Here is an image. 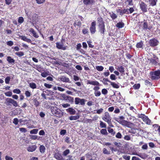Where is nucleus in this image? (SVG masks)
Instances as JSON below:
<instances>
[{
  "label": "nucleus",
  "mask_w": 160,
  "mask_h": 160,
  "mask_svg": "<svg viewBox=\"0 0 160 160\" xmlns=\"http://www.w3.org/2000/svg\"><path fill=\"white\" fill-rule=\"evenodd\" d=\"M86 100L84 99L78 97L75 98V103L76 105H80L83 106L85 104V102Z\"/></svg>",
  "instance_id": "obj_10"
},
{
  "label": "nucleus",
  "mask_w": 160,
  "mask_h": 160,
  "mask_svg": "<svg viewBox=\"0 0 160 160\" xmlns=\"http://www.w3.org/2000/svg\"><path fill=\"white\" fill-rule=\"evenodd\" d=\"M122 158L126 160H130V156H127V155H124L122 156Z\"/></svg>",
  "instance_id": "obj_54"
},
{
  "label": "nucleus",
  "mask_w": 160,
  "mask_h": 160,
  "mask_svg": "<svg viewBox=\"0 0 160 160\" xmlns=\"http://www.w3.org/2000/svg\"><path fill=\"white\" fill-rule=\"evenodd\" d=\"M5 94L6 96L11 97L12 96V93L11 91H8L5 92Z\"/></svg>",
  "instance_id": "obj_56"
},
{
  "label": "nucleus",
  "mask_w": 160,
  "mask_h": 160,
  "mask_svg": "<svg viewBox=\"0 0 160 160\" xmlns=\"http://www.w3.org/2000/svg\"><path fill=\"white\" fill-rule=\"evenodd\" d=\"M87 84H89L94 86H95L93 88V89L94 91H98L100 89V88L99 87L100 86V84L98 81L96 80L91 81L90 80H88L87 82Z\"/></svg>",
  "instance_id": "obj_6"
},
{
  "label": "nucleus",
  "mask_w": 160,
  "mask_h": 160,
  "mask_svg": "<svg viewBox=\"0 0 160 160\" xmlns=\"http://www.w3.org/2000/svg\"><path fill=\"white\" fill-rule=\"evenodd\" d=\"M29 87L32 89H34L36 88L37 86L36 83L34 82L30 83L29 84Z\"/></svg>",
  "instance_id": "obj_37"
},
{
  "label": "nucleus",
  "mask_w": 160,
  "mask_h": 160,
  "mask_svg": "<svg viewBox=\"0 0 160 160\" xmlns=\"http://www.w3.org/2000/svg\"><path fill=\"white\" fill-rule=\"evenodd\" d=\"M138 118H141L143 121L147 124L150 125L151 123V120L148 118V116L144 114H141L138 115Z\"/></svg>",
  "instance_id": "obj_7"
},
{
  "label": "nucleus",
  "mask_w": 160,
  "mask_h": 160,
  "mask_svg": "<svg viewBox=\"0 0 160 160\" xmlns=\"http://www.w3.org/2000/svg\"><path fill=\"white\" fill-rule=\"evenodd\" d=\"M148 43L150 47H154L158 45L159 43V41L157 38H153L149 40Z\"/></svg>",
  "instance_id": "obj_8"
},
{
  "label": "nucleus",
  "mask_w": 160,
  "mask_h": 160,
  "mask_svg": "<svg viewBox=\"0 0 160 160\" xmlns=\"http://www.w3.org/2000/svg\"><path fill=\"white\" fill-rule=\"evenodd\" d=\"M82 33L84 35L88 34V29L86 28H84L82 30Z\"/></svg>",
  "instance_id": "obj_44"
},
{
  "label": "nucleus",
  "mask_w": 160,
  "mask_h": 160,
  "mask_svg": "<svg viewBox=\"0 0 160 160\" xmlns=\"http://www.w3.org/2000/svg\"><path fill=\"white\" fill-rule=\"evenodd\" d=\"M100 126L102 128H106L107 125H106V123H104V122H102V121H100Z\"/></svg>",
  "instance_id": "obj_42"
},
{
  "label": "nucleus",
  "mask_w": 160,
  "mask_h": 160,
  "mask_svg": "<svg viewBox=\"0 0 160 160\" xmlns=\"http://www.w3.org/2000/svg\"><path fill=\"white\" fill-rule=\"evenodd\" d=\"M140 84L138 83L134 84L133 86L132 87L135 90H138L140 88Z\"/></svg>",
  "instance_id": "obj_39"
},
{
  "label": "nucleus",
  "mask_w": 160,
  "mask_h": 160,
  "mask_svg": "<svg viewBox=\"0 0 160 160\" xmlns=\"http://www.w3.org/2000/svg\"><path fill=\"white\" fill-rule=\"evenodd\" d=\"M96 68L98 71H102L104 69V68L102 66H96Z\"/></svg>",
  "instance_id": "obj_40"
},
{
  "label": "nucleus",
  "mask_w": 160,
  "mask_h": 160,
  "mask_svg": "<svg viewBox=\"0 0 160 160\" xmlns=\"http://www.w3.org/2000/svg\"><path fill=\"white\" fill-rule=\"evenodd\" d=\"M128 9V11H129V14H131L134 11V9L133 8V7L130 8L129 9Z\"/></svg>",
  "instance_id": "obj_62"
},
{
  "label": "nucleus",
  "mask_w": 160,
  "mask_h": 160,
  "mask_svg": "<svg viewBox=\"0 0 160 160\" xmlns=\"http://www.w3.org/2000/svg\"><path fill=\"white\" fill-rule=\"evenodd\" d=\"M94 94L96 97H98L100 96L101 95V93L100 91H94Z\"/></svg>",
  "instance_id": "obj_48"
},
{
  "label": "nucleus",
  "mask_w": 160,
  "mask_h": 160,
  "mask_svg": "<svg viewBox=\"0 0 160 160\" xmlns=\"http://www.w3.org/2000/svg\"><path fill=\"white\" fill-rule=\"evenodd\" d=\"M97 20L98 26L105 25V22L102 18L101 17L98 18Z\"/></svg>",
  "instance_id": "obj_20"
},
{
  "label": "nucleus",
  "mask_w": 160,
  "mask_h": 160,
  "mask_svg": "<svg viewBox=\"0 0 160 160\" xmlns=\"http://www.w3.org/2000/svg\"><path fill=\"white\" fill-rule=\"evenodd\" d=\"M102 93L104 95H106L108 93V91L106 89H102Z\"/></svg>",
  "instance_id": "obj_52"
},
{
  "label": "nucleus",
  "mask_w": 160,
  "mask_h": 160,
  "mask_svg": "<svg viewBox=\"0 0 160 160\" xmlns=\"http://www.w3.org/2000/svg\"><path fill=\"white\" fill-rule=\"evenodd\" d=\"M32 102L34 105L36 107H38L40 105V102L38 101L36 98H34L33 99Z\"/></svg>",
  "instance_id": "obj_30"
},
{
  "label": "nucleus",
  "mask_w": 160,
  "mask_h": 160,
  "mask_svg": "<svg viewBox=\"0 0 160 160\" xmlns=\"http://www.w3.org/2000/svg\"><path fill=\"white\" fill-rule=\"evenodd\" d=\"M70 153V150L69 149H66L63 152V155L64 156H67L68 154Z\"/></svg>",
  "instance_id": "obj_58"
},
{
  "label": "nucleus",
  "mask_w": 160,
  "mask_h": 160,
  "mask_svg": "<svg viewBox=\"0 0 160 160\" xmlns=\"http://www.w3.org/2000/svg\"><path fill=\"white\" fill-rule=\"evenodd\" d=\"M38 129H33L30 131V134H36L38 133Z\"/></svg>",
  "instance_id": "obj_45"
},
{
  "label": "nucleus",
  "mask_w": 160,
  "mask_h": 160,
  "mask_svg": "<svg viewBox=\"0 0 160 160\" xmlns=\"http://www.w3.org/2000/svg\"><path fill=\"white\" fill-rule=\"evenodd\" d=\"M18 23H22L24 21L23 18L22 17H20L19 18L18 20Z\"/></svg>",
  "instance_id": "obj_53"
},
{
  "label": "nucleus",
  "mask_w": 160,
  "mask_h": 160,
  "mask_svg": "<svg viewBox=\"0 0 160 160\" xmlns=\"http://www.w3.org/2000/svg\"><path fill=\"white\" fill-rule=\"evenodd\" d=\"M5 103L8 106H10L11 104L13 105V106L15 107L18 106V103L16 101L12 99L9 98H6Z\"/></svg>",
  "instance_id": "obj_4"
},
{
  "label": "nucleus",
  "mask_w": 160,
  "mask_h": 160,
  "mask_svg": "<svg viewBox=\"0 0 160 160\" xmlns=\"http://www.w3.org/2000/svg\"><path fill=\"white\" fill-rule=\"evenodd\" d=\"M18 122V120L17 118H14L13 121V123L15 125H17Z\"/></svg>",
  "instance_id": "obj_64"
},
{
  "label": "nucleus",
  "mask_w": 160,
  "mask_h": 160,
  "mask_svg": "<svg viewBox=\"0 0 160 160\" xmlns=\"http://www.w3.org/2000/svg\"><path fill=\"white\" fill-rule=\"evenodd\" d=\"M103 111V109L102 108H101L96 110V113L98 114H100Z\"/></svg>",
  "instance_id": "obj_61"
},
{
  "label": "nucleus",
  "mask_w": 160,
  "mask_h": 160,
  "mask_svg": "<svg viewBox=\"0 0 160 160\" xmlns=\"http://www.w3.org/2000/svg\"><path fill=\"white\" fill-rule=\"evenodd\" d=\"M87 43H88V46L89 48H93L94 47L93 45H92V44H91V43H92V42L91 40H89L88 41H87Z\"/></svg>",
  "instance_id": "obj_47"
},
{
  "label": "nucleus",
  "mask_w": 160,
  "mask_h": 160,
  "mask_svg": "<svg viewBox=\"0 0 160 160\" xmlns=\"http://www.w3.org/2000/svg\"><path fill=\"white\" fill-rule=\"evenodd\" d=\"M124 24L122 22H119L116 24V27L118 28H121L124 27Z\"/></svg>",
  "instance_id": "obj_31"
},
{
  "label": "nucleus",
  "mask_w": 160,
  "mask_h": 160,
  "mask_svg": "<svg viewBox=\"0 0 160 160\" xmlns=\"http://www.w3.org/2000/svg\"><path fill=\"white\" fill-rule=\"evenodd\" d=\"M100 133L101 134L104 135H107L108 133L107 130L105 129H102L100 130Z\"/></svg>",
  "instance_id": "obj_38"
},
{
  "label": "nucleus",
  "mask_w": 160,
  "mask_h": 160,
  "mask_svg": "<svg viewBox=\"0 0 160 160\" xmlns=\"http://www.w3.org/2000/svg\"><path fill=\"white\" fill-rule=\"evenodd\" d=\"M7 44L9 46H11L13 45V42L12 41H9L7 42Z\"/></svg>",
  "instance_id": "obj_63"
},
{
  "label": "nucleus",
  "mask_w": 160,
  "mask_h": 160,
  "mask_svg": "<svg viewBox=\"0 0 160 160\" xmlns=\"http://www.w3.org/2000/svg\"><path fill=\"white\" fill-rule=\"evenodd\" d=\"M143 42L142 41H141L137 43L136 45V47L137 48H143Z\"/></svg>",
  "instance_id": "obj_32"
},
{
  "label": "nucleus",
  "mask_w": 160,
  "mask_h": 160,
  "mask_svg": "<svg viewBox=\"0 0 160 160\" xmlns=\"http://www.w3.org/2000/svg\"><path fill=\"white\" fill-rule=\"evenodd\" d=\"M44 86L47 88H51L52 87V85L47 83H44Z\"/></svg>",
  "instance_id": "obj_59"
},
{
  "label": "nucleus",
  "mask_w": 160,
  "mask_h": 160,
  "mask_svg": "<svg viewBox=\"0 0 160 160\" xmlns=\"http://www.w3.org/2000/svg\"><path fill=\"white\" fill-rule=\"evenodd\" d=\"M80 118V116L78 115L75 116H71L69 117V119L71 120H75L78 119Z\"/></svg>",
  "instance_id": "obj_29"
},
{
  "label": "nucleus",
  "mask_w": 160,
  "mask_h": 160,
  "mask_svg": "<svg viewBox=\"0 0 160 160\" xmlns=\"http://www.w3.org/2000/svg\"><path fill=\"white\" fill-rule=\"evenodd\" d=\"M51 110L52 114L57 117L60 118L63 115V112L56 107H51Z\"/></svg>",
  "instance_id": "obj_2"
},
{
  "label": "nucleus",
  "mask_w": 160,
  "mask_h": 160,
  "mask_svg": "<svg viewBox=\"0 0 160 160\" xmlns=\"http://www.w3.org/2000/svg\"><path fill=\"white\" fill-rule=\"evenodd\" d=\"M82 25V22L80 21H78L77 22H75L73 23L74 26L76 27V26L80 27Z\"/></svg>",
  "instance_id": "obj_43"
},
{
  "label": "nucleus",
  "mask_w": 160,
  "mask_h": 160,
  "mask_svg": "<svg viewBox=\"0 0 160 160\" xmlns=\"http://www.w3.org/2000/svg\"><path fill=\"white\" fill-rule=\"evenodd\" d=\"M102 119L105 122H107L109 125L112 124V118L108 112H106L102 117Z\"/></svg>",
  "instance_id": "obj_5"
},
{
  "label": "nucleus",
  "mask_w": 160,
  "mask_h": 160,
  "mask_svg": "<svg viewBox=\"0 0 160 160\" xmlns=\"http://www.w3.org/2000/svg\"><path fill=\"white\" fill-rule=\"evenodd\" d=\"M96 22L93 21L92 22L89 30L92 34H94L96 32Z\"/></svg>",
  "instance_id": "obj_12"
},
{
  "label": "nucleus",
  "mask_w": 160,
  "mask_h": 160,
  "mask_svg": "<svg viewBox=\"0 0 160 160\" xmlns=\"http://www.w3.org/2000/svg\"><path fill=\"white\" fill-rule=\"evenodd\" d=\"M67 112H69L70 115H74L76 113V111L72 108H69L66 110Z\"/></svg>",
  "instance_id": "obj_23"
},
{
  "label": "nucleus",
  "mask_w": 160,
  "mask_h": 160,
  "mask_svg": "<svg viewBox=\"0 0 160 160\" xmlns=\"http://www.w3.org/2000/svg\"><path fill=\"white\" fill-rule=\"evenodd\" d=\"M11 77L9 76L7 77L5 79V82L6 84H8L10 80Z\"/></svg>",
  "instance_id": "obj_55"
},
{
  "label": "nucleus",
  "mask_w": 160,
  "mask_h": 160,
  "mask_svg": "<svg viewBox=\"0 0 160 160\" xmlns=\"http://www.w3.org/2000/svg\"><path fill=\"white\" fill-rule=\"evenodd\" d=\"M37 148V147L36 145H33L28 147L27 150L29 152H33L36 150Z\"/></svg>",
  "instance_id": "obj_21"
},
{
  "label": "nucleus",
  "mask_w": 160,
  "mask_h": 160,
  "mask_svg": "<svg viewBox=\"0 0 160 160\" xmlns=\"http://www.w3.org/2000/svg\"><path fill=\"white\" fill-rule=\"evenodd\" d=\"M133 0H126L125 1V3H127L128 5L129 6L133 5Z\"/></svg>",
  "instance_id": "obj_49"
},
{
  "label": "nucleus",
  "mask_w": 160,
  "mask_h": 160,
  "mask_svg": "<svg viewBox=\"0 0 160 160\" xmlns=\"http://www.w3.org/2000/svg\"><path fill=\"white\" fill-rule=\"evenodd\" d=\"M13 92L14 93H17L18 94H20L21 92L20 89L17 88L13 89Z\"/></svg>",
  "instance_id": "obj_50"
},
{
  "label": "nucleus",
  "mask_w": 160,
  "mask_h": 160,
  "mask_svg": "<svg viewBox=\"0 0 160 160\" xmlns=\"http://www.w3.org/2000/svg\"><path fill=\"white\" fill-rule=\"evenodd\" d=\"M110 15V17L112 18V20H114L117 18V15L115 13L112 12H109V13Z\"/></svg>",
  "instance_id": "obj_33"
},
{
  "label": "nucleus",
  "mask_w": 160,
  "mask_h": 160,
  "mask_svg": "<svg viewBox=\"0 0 160 160\" xmlns=\"http://www.w3.org/2000/svg\"><path fill=\"white\" fill-rule=\"evenodd\" d=\"M110 78L112 80H115L117 78H116L115 75L114 74H111L110 76Z\"/></svg>",
  "instance_id": "obj_60"
},
{
  "label": "nucleus",
  "mask_w": 160,
  "mask_h": 160,
  "mask_svg": "<svg viewBox=\"0 0 160 160\" xmlns=\"http://www.w3.org/2000/svg\"><path fill=\"white\" fill-rule=\"evenodd\" d=\"M139 6L141 10L143 13H145L148 11L147 5L144 2H142L139 3Z\"/></svg>",
  "instance_id": "obj_11"
},
{
  "label": "nucleus",
  "mask_w": 160,
  "mask_h": 160,
  "mask_svg": "<svg viewBox=\"0 0 160 160\" xmlns=\"http://www.w3.org/2000/svg\"><path fill=\"white\" fill-rule=\"evenodd\" d=\"M7 60L10 63H14L15 62V60L12 58L10 56L7 57Z\"/></svg>",
  "instance_id": "obj_35"
},
{
  "label": "nucleus",
  "mask_w": 160,
  "mask_h": 160,
  "mask_svg": "<svg viewBox=\"0 0 160 160\" xmlns=\"http://www.w3.org/2000/svg\"><path fill=\"white\" fill-rule=\"evenodd\" d=\"M150 78L152 80H157L160 78V70H158L150 72Z\"/></svg>",
  "instance_id": "obj_3"
},
{
  "label": "nucleus",
  "mask_w": 160,
  "mask_h": 160,
  "mask_svg": "<svg viewBox=\"0 0 160 160\" xmlns=\"http://www.w3.org/2000/svg\"><path fill=\"white\" fill-rule=\"evenodd\" d=\"M148 60L150 61V63L152 65L155 66L159 65V63H158L159 62L158 58L155 55H153L152 58L148 59Z\"/></svg>",
  "instance_id": "obj_9"
},
{
  "label": "nucleus",
  "mask_w": 160,
  "mask_h": 160,
  "mask_svg": "<svg viewBox=\"0 0 160 160\" xmlns=\"http://www.w3.org/2000/svg\"><path fill=\"white\" fill-rule=\"evenodd\" d=\"M20 38L22 40L28 43H31L32 42L30 39L27 38L25 36H21Z\"/></svg>",
  "instance_id": "obj_25"
},
{
  "label": "nucleus",
  "mask_w": 160,
  "mask_h": 160,
  "mask_svg": "<svg viewBox=\"0 0 160 160\" xmlns=\"http://www.w3.org/2000/svg\"><path fill=\"white\" fill-rule=\"evenodd\" d=\"M153 26L152 25H148V22L146 21L143 22L142 28L143 30H147V29L149 30H151Z\"/></svg>",
  "instance_id": "obj_13"
},
{
  "label": "nucleus",
  "mask_w": 160,
  "mask_h": 160,
  "mask_svg": "<svg viewBox=\"0 0 160 160\" xmlns=\"http://www.w3.org/2000/svg\"><path fill=\"white\" fill-rule=\"evenodd\" d=\"M48 75L47 72H44L41 73V75L43 77H46Z\"/></svg>",
  "instance_id": "obj_57"
},
{
  "label": "nucleus",
  "mask_w": 160,
  "mask_h": 160,
  "mask_svg": "<svg viewBox=\"0 0 160 160\" xmlns=\"http://www.w3.org/2000/svg\"><path fill=\"white\" fill-rule=\"evenodd\" d=\"M54 157L58 160H64L62 155L59 153H56L54 154Z\"/></svg>",
  "instance_id": "obj_24"
},
{
  "label": "nucleus",
  "mask_w": 160,
  "mask_h": 160,
  "mask_svg": "<svg viewBox=\"0 0 160 160\" xmlns=\"http://www.w3.org/2000/svg\"><path fill=\"white\" fill-rule=\"evenodd\" d=\"M98 30L101 34H104L105 32V25H100L98 26Z\"/></svg>",
  "instance_id": "obj_19"
},
{
  "label": "nucleus",
  "mask_w": 160,
  "mask_h": 160,
  "mask_svg": "<svg viewBox=\"0 0 160 160\" xmlns=\"http://www.w3.org/2000/svg\"><path fill=\"white\" fill-rule=\"evenodd\" d=\"M39 150L40 152L42 153H44L45 151L46 148L44 145H41L39 147Z\"/></svg>",
  "instance_id": "obj_34"
},
{
  "label": "nucleus",
  "mask_w": 160,
  "mask_h": 160,
  "mask_svg": "<svg viewBox=\"0 0 160 160\" xmlns=\"http://www.w3.org/2000/svg\"><path fill=\"white\" fill-rule=\"evenodd\" d=\"M29 31L32 33L33 34V36L35 38H38L39 37L38 35L37 34L34 30L32 28L29 29Z\"/></svg>",
  "instance_id": "obj_26"
},
{
  "label": "nucleus",
  "mask_w": 160,
  "mask_h": 160,
  "mask_svg": "<svg viewBox=\"0 0 160 160\" xmlns=\"http://www.w3.org/2000/svg\"><path fill=\"white\" fill-rule=\"evenodd\" d=\"M149 2L150 5L154 6L156 5L158 0H147Z\"/></svg>",
  "instance_id": "obj_27"
},
{
  "label": "nucleus",
  "mask_w": 160,
  "mask_h": 160,
  "mask_svg": "<svg viewBox=\"0 0 160 160\" xmlns=\"http://www.w3.org/2000/svg\"><path fill=\"white\" fill-rule=\"evenodd\" d=\"M153 126H154L155 128L157 129V131H158V134L160 136V126L158 124H155L153 125Z\"/></svg>",
  "instance_id": "obj_36"
},
{
  "label": "nucleus",
  "mask_w": 160,
  "mask_h": 160,
  "mask_svg": "<svg viewBox=\"0 0 160 160\" xmlns=\"http://www.w3.org/2000/svg\"><path fill=\"white\" fill-rule=\"evenodd\" d=\"M135 155L138 156L141 158L143 159H145L148 157V155L145 153H140L139 154H136Z\"/></svg>",
  "instance_id": "obj_28"
},
{
  "label": "nucleus",
  "mask_w": 160,
  "mask_h": 160,
  "mask_svg": "<svg viewBox=\"0 0 160 160\" xmlns=\"http://www.w3.org/2000/svg\"><path fill=\"white\" fill-rule=\"evenodd\" d=\"M59 79L61 81L63 82H71L69 78L64 76H61L59 78Z\"/></svg>",
  "instance_id": "obj_17"
},
{
  "label": "nucleus",
  "mask_w": 160,
  "mask_h": 160,
  "mask_svg": "<svg viewBox=\"0 0 160 160\" xmlns=\"http://www.w3.org/2000/svg\"><path fill=\"white\" fill-rule=\"evenodd\" d=\"M25 94L27 97H29L31 95V92L28 90L25 91Z\"/></svg>",
  "instance_id": "obj_46"
},
{
  "label": "nucleus",
  "mask_w": 160,
  "mask_h": 160,
  "mask_svg": "<svg viewBox=\"0 0 160 160\" xmlns=\"http://www.w3.org/2000/svg\"><path fill=\"white\" fill-rule=\"evenodd\" d=\"M62 97L65 100L70 102L71 103H72L73 102L74 98L73 97L69 96H67L65 94H64Z\"/></svg>",
  "instance_id": "obj_14"
},
{
  "label": "nucleus",
  "mask_w": 160,
  "mask_h": 160,
  "mask_svg": "<svg viewBox=\"0 0 160 160\" xmlns=\"http://www.w3.org/2000/svg\"><path fill=\"white\" fill-rule=\"evenodd\" d=\"M104 81H108L110 83V85L113 88H119V86L114 82H112L108 78H104L103 79Z\"/></svg>",
  "instance_id": "obj_15"
},
{
  "label": "nucleus",
  "mask_w": 160,
  "mask_h": 160,
  "mask_svg": "<svg viewBox=\"0 0 160 160\" xmlns=\"http://www.w3.org/2000/svg\"><path fill=\"white\" fill-rule=\"evenodd\" d=\"M103 153L105 154H110V151H108L106 148H104L103 149Z\"/></svg>",
  "instance_id": "obj_51"
},
{
  "label": "nucleus",
  "mask_w": 160,
  "mask_h": 160,
  "mask_svg": "<svg viewBox=\"0 0 160 160\" xmlns=\"http://www.w3.org/2000/svg\"><path fill=\"white\" fill-rule=\"evenodd\" d=\"M125 118L123 116H120L116 118L115 120L122 125L128 128H131L133 123L124 120Z\"/></svg>",
  "instance_id": "obj_1"
},
{
  "label": "nucleus",
  "mask_w": 160,
  "mask_h": 160,
  "mask_svg": "<svg viewBox=\"0 0 160 160\" xmlns=\"http://www.w3.org/2000/svg\"><path fill=\"white\" fill-rule=\"evenodd\" d=\"M94 0H83V3L84 5H87L89 4H93L95 3Z\"/></svg>",
  "instance_id": "obj_22"
},
{
  "label": "nucleus",
  "mask_w": 160,
  "mask_h": 160,
  "mask_svg": "<svg viewBox=\"0 0 160 160\" xmlns=\"http://www.w3.org/2000/svg\"><path fill=\"white\" fill-rule=\"evenodd\" d=\"M115 68L122 74V75H125V70L124 67L122 66H118L115 65Z\"/></svg>",
  "instance_id": "obj_16"
},
{
  "label": "nucleus",
  "mask_w": 160,
  "mask_h": 160,
  "mask_svg": "<svg viewBox=\"0 0 160 160\" xmlns=\"http://www.w3.org/2000/svg\"><path fill=\"white\" fill-rule=\"evenodd\" d=\"M15 54L19 57H21L24 55V53L23 52L20 51L15 52Z\"/></svg>",
  "instance_id": "obj_41"
},
{
  "label": "nucleus",
  "mask_w": 160,
  "mask_h": 160,
  "mask_svg": "<svg viewBox=\"0 0 160 160\" xmlns=\"http://www.w3.org/2000/svg\"><path fill=\"white\" fill-rule=\"evenodd\" d=\"M56 46L57 48L58 49H61L63 50H65L66 49V47L64 46L63 43L60 44L58 42L56 43Z\"/></svg>",
  "instance_id": "obj_18"
}]
</instances>
